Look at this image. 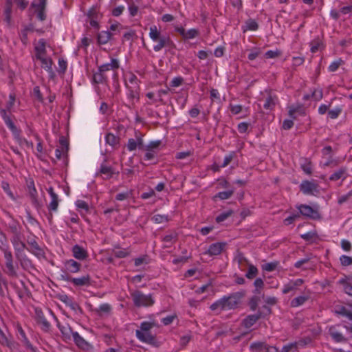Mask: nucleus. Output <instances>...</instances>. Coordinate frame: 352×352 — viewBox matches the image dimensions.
Listing matches in <instances>:
<instances>
[{
  "label": "nucleus",
  "instance_id": "obj_13",
  "mask_svg": "<svg viewBox=\"0 0 352 352\" xmlns=\"http://www.w3.org/2000/svg\"><path fill=\"white\" fill-rule=\"evenodd\" d=\"M69 330L72 333L73 341L79 349L85 351H89L93 349V346L81 337L78 333L73 331L71 327H69Z\"/></svg>",
  "mask_w": 352,
  "mask_h": 352
},
{
  "label": "nucleus",
  "instance_id": "obj_30",
  "mask_svg": "<svg viewBox=\"0 0 352 352\" xmlns=\"http://www.w3.org/2000/svg\"><path fill=\"white\" fill-rule=\"evenodd\" d=\"M243 32L248 30L256 31L258 28V23L252 19H248L245 21V24L241 27Z\"/></svg>",
  "mask_w": 352,
  "mask_h": 352
},
{
  "label": "nucleus",
  "instance_id": "obj_34",
  "mask_svg": "<svg viewBox=\"0 0 352 352\" xmlns=\"http://www.w3.org/2000/svg\"><path fill=\"white\" fill-rule=\"evenodd\" d=\"M16 257L20 263L21 266L23 269H28L32 267V263L30 259L28 258L26 255H22L21 254H16Z\"/></svg>",
  "mask_w": 352,
  "mask_h": 352
},
{
  "label": "nucleus",
  "instance_id": "obj_15",
  "mask_svg": "<svg viewBox=\"0 0 352 352\" xmlns=\"http://www.w3.org/2000/svg\"><path fill=\"white\" fill-rule=\"evenodd\" d=\"M36 322L41 325V329L45 331H48L50 329V323L45 316L43 312L38 309H35Z\"/></svg>",
  "mask_w": 352,
  "mask_h": 352
},
{
  "label": "nucleus",
  "instance_id": "obj_57",
  "mask_svg": "<svg viewBox=\"0 0 352 352\" xmlns=\"http://www.w3.org/2000/svg\"><path fill=\"white\" fill-rule=\"evenodd\" d=\"M301 168L307 175H311L312 173V165L310 161H306L301 165Z\"/></svg>",
  "mask_w": 352,
  "mask_h": 352
},
{
  "label": "nucleus",
  "instance_id": "obj_54",
  "mask_svg": "<svg viewBox=\"0 0 352 352\" xmlns=\"http://www.w3.org/2000/svg\"><path fill=\"white\" fill-rule=\"evenodd\" d=\"M199 34V31L196 29H190L188 31H186L185 36L184 37V39H192L197 36Z\"/></svg>",
  "mask_w": 352,
  "mask_h": 352
},
{
  "label": "nucleus",
  "instance_id": "obj_61",
  "mask_svg": "<svg viewBox=\"0 0 352 352\" xmlns=\"http://www.w3.org/2000/svg\"><path fill=\"white\" fill-rule=\"evenodd\" d=\"M280 55H281V52L279 50H276V51L268 50L265 54V56L267 58H274L280 56Z\"/></svg>",
  "mask_w": 352,
  "mask_h": 352
},
{
  "label": "nucleus",
  "instance_id": "obj_58",
  "mask_svg": "<svg viewBox=\"0 0 352 352\" xmlns=\"http://www.w3.org/2000/svg\"><path fill=\"white\" fill-rule=\"evenodd\" d=\"M169 91H170V89L169 88H167L166 89H160V90H158V91H157L158 99L157 100V99H154V101H159V102H160L162 104H165V102L164 101V100L162 98V96H163V95L168 94Z\"/></svg>",
  "mask_w": 352,
  "mask_h": 352
},
{
  "label": "nucleus",
  "instance_id": "obj_64",
  "mask_svg": "<svg viewBox=\"0 0 352 352\" xmlns=\"http://www.w3.org/2000/svg\"><path fill=\"white\" fill-rule=\"evenodd\" d=\"M127 149L129 151H135L137 147L136 140L133 138H130L128 140L127 144H126Z\"/></svg>",
  "mask_w": 352,
  "mask_h": 352
},
{
  "label": "nucleus",
  "instance_id": "obj_45",
  "mask_svg": "<svg viewBox=\"0 0 352 352\" xmlns=\"http://www.w3.org/2000/svg\"><path fill=\"white\" fill-rule=\"evenodd\" d=\"M279 265L278 261H273L267 263L262 265V270L265 272H273L274 271Z\"/></svg>",
  "mask_w": 352,
  "mask_h": 352
},
{
  "label": "nucleus",
  "instance_id": "obj_17",
  "mask_svg": "<svg viewBox=\"0 0 352 352\" xmlns=\"http://www.w3.org/2000/svg\"><path fill=\"white\" fill-rule=\"evenodd\" d=\"M11 243L13 245L16 254H22L26 248V245L23 243L21 238V234L13 235L11 238Z\"/></svg>",
  "mask_w": 352,
  "mask_h": 352
},
{
  "label": "nucleus",
  "instance_id": "obj_26",
  "mask_svg": "<svg viewBox=\"0 0 352 352\" xmlns=\"http://www.w3.org/2000/svg\"><path fill=\"white\" fill-rule=\"evenodd\" d=\"M329 333L333 340L336 342H345L347 339L336 329V326H331L329 329Z\"/></svg>",
  "mask_w": 352,
  "mask_h": 352
},
{
  "label": "nucleus",
  "instance_id": "obj_12",
  "mask_svg": "<svg viewBox=\"0 0 352 352\" xmlns=\"http://www.w3.org/2000/svg\"><path fill=\"white\" fill-rule=\"evenodd\" d=\"M299 210V214L312 219L320 218V214L317 210L306 204H300L296 206Z\"/></svg>",
  "mask_w": 352,
  "mask_h": 352
},
{
  "label": "nucleus",
  "instance_id": "obj_33",
  "mask_svg": "<svg viewBox=\"0 0 352 352\" xmlns=\"http://www.w3.org/2000/svg\"><path fill=\"white\" fill-rule=\"evenodd\" d=\"M261 298H264V294L261 295L254 294V295L250 298L248 305L252 311H255L256 309Z\"/></svg>",
  "mask_w": 352,
  "mask_h": 352
},
{
  "label": "nucleus",
  "instance_id": "obj_5",
  "mask_svg": "<svg viewBox=\"0 0 352 352\" xmlns=\"http://www.w3.org/2000/svg\"><path fill=\"white\" fill-rule=\"evenodd\" d=\"M133 302L135 307H150L154 304V300L151 294H144L141 291L135 290L131 293Z\"/></svg>",
  "mask_w": 352,
  "mask_h": 352
},
{
  "label": "nucleus",
  "instance_id": "obj_23",
  "mask_svg": "<svg viewBox=\"0 0 352 352\" xmlns=\"http://www.w3.org/2000/svg\"><path fill=\"white\" fill-rule=\"evenodd\" d=\"M304 280L301 278H298L294 280H290L288 283L284 285L282 292L287 294L290 292L295 291L298 287L302 285Z\"/></svg>",
  "mask_w": 352,
  "mask_h": 352
},
{
  "label": "nucleus",
  "instance_id": "obj_42",
  "mask_svg": "<svg viewBox=\"0 0 352 352\" xmlns=\"http://www.w3.org/2000/svg\"><path fill=\"white\" fill-rule=\"evenodd\" d=\"M309 296H300L294 298L291 301V306L292 307H296L303 305L307 300H308Z\"/></svg>",
  "mask_w": 352,
  "mask_h": 352
},
{
  "label": "nucleus",
  "instance_id": "obj_41",
  "mask_svg": "<svg viewBox=\"0 0 352 352\" xmlns=\"http://www.w3.org/2000/svg\"><path fill=\"white\" fill-rule=\"evenodd\" d=\"M93 80L95 83H104L107 80V76L100 71H98L93 76Z\"/></svg>",
  "mask_w": 352,
  "mask_h": 352
},
{
  "label": "nucleus",
  "instance_id": "obj_49",
  "mask_svg": "<svg viewBox=\"0 0 352 352\" xmlns=\"http://www.w3.org/2000/svg\"><path fill=\"white\" fill-rule=\"evenodd\" d=\"M296 344L294 342L284 345L280 352H297Z\"/></svg>",
  "mask_w": 352,
  "mask_h": 352
},
{
  "label": "nucleus",
  "instance_id": "obj_7",
  "mask_svg": "<svg viewBox=\"0 0 352 352\" xmlns=\"http://www.w3.org/2000/svg\"><path fill=\"white\" fill-rule=\"evenodd\" d=\"M0 113L1 117L3 118L6 124L12 132L14 136L16 139L18 140L20 144H25L26 145H29V142L25 138L22 139L20 138V132L21 131L17 129V127L14 125L13 122L12 121L10 117L7 114L6 111L5 109H1L0 111Z\"/></svg>",
  "mask_w": 352,
  "mask_h": 352
},
{
  "label": "nucleus",
  "instance_id": "obj_47",
  "mask_svg": "<svg viewBox=\"0 0 352 352\" xmlns=\"http://www.w3.org/2000/svg\"><path fill=\"white\" fill-rule=\"evenodd\" d=\"M254 285L255 287V289L253 293L256 294H261V289L264 287V282L262 278H257L254 282Z\"/></svg>",
  "mask_w": 352,
  "mask_h": 352
},
{
  "label": "nucleus",
  "instance_id": "obj_62",
  "mask_svg": "<svg viewBox=\"0 0 352 352\" xmlns=\"http://www.w3.org/2000/svg\"><path fill=\"white\" fill-rule=\"evenodd\" d=\"M311 96L316 101L320 100L323 97L322 89H314L312 91Z\"/></svg>",
  "mask_w": 352,
  "mask_h": 352
},
{
  "label": "nucleus",
  "instance_id": "obj_14",
  "mask_svg": "<svg viewBox=\"0 0 352 352\" xmlns=\"http://www.w3.org/2000/svg\"><path fill=\"white\" fill-rule=\"evenodd\" d=\"M28 246H26V250L34 254L38 258L44 257L45 252L34 239H29L27 241Z\"/></svg>",
  "mask_w": 352,
  "mask_h": 352
},
{
  "label": "nucleus",
  "instance_id": "obj_37",
  "mask_svg": "<svg viewBox=\"0 0 352 352\" xmlns=\"http://www.w3.org/2000/svg\"><path fill=\"white\" fill-rule=\"evenodd\" d=\"M81 264L74 259L67 260V271L72 273L78 272L80 270Z\"/></svg>",
  "mask_w": 352,
  "mask_h": 352
},
{
  "label": "nucleus",
  "instance_id": "obj_55",
  "mask_svg": "<svg viewBox=\"0 0 352 352\" xmlns=\"http://www.w3.org/2000/svg\"><path fill=\"white\" fill-rule=\"evenodd\" d=\"M340 261L342 266H349L352 265V257L346 255H342L340 257Z\"/></svg>",
  "mask_w": 352,
  "mask_h": 352
},
{
  "label": "nucleus",
  "instance_id": "obj_1",
  "mask_svg": "<svg viewBox=\"0 0 352 352\" xmlns=\"http://www.w3.org/2000/svg\"><path fill=\"white\" fill-rule=\"evenodd\" d=\"M244 295V292H238L232 293L229 296H224L212 303L210 309L213 311L219 313L223 310L234 309L237 307Z\"/></svg>",
  "mask_w": 352,
  "mask_h": 352
},
{
  "label": "nucleus",
  "instance_id": "obj_29",
  "mask_svg": "<svg viewBox=\"0 0 352 352\" xmlns=\"http://www.w3.org/2000/svg\"><path fill=\"white\" fill-rule=\"evenodd\" d=\"M45 6H46L45 0H40V2L36 6V8L35 10L36 12V17L38 18V19H39L41 21L45 20V19H46V15L45 13Z\"/></svg>",
  "mask_w": 352,
  "mask_h": 352
},
{
  "label": "nucleus",
  "instance_id": "obj_28",
  "mask_svg": "<svg viewBox=\"0 0 352 352\" xmlns=\"http://www.w3.org/2000/svg\"><path fill=\"white\" fill-rule=\"evenodd\" d=\"M113 34L110 31H102L98 34L97 41L99 45L107 44L111 38Z\"/></svg>",
  "mask_w": 352,
  "mask_h": 352
},
{
  "label": "nucleus",
  "instance_id": "obj_6",
  "mask_svg": "<svg viewBox=\"0 0 352 352\" xmlns=\"http://www.w3.org/2000/svg\"><path fill=\"white\" fill-rule=\"evenodd\" d=\"M1 250L3 252L4 254V258L6 260V270L5 272L11 277H16L17 272L16 270V267L14 265V258L13 255L10 250L8 247H1Z\"/></svg>",
  "mask_w": 352,
  "mask_h": 352
},
{
  "label": "nucleus",
  "instance_id": "obj_39",
  "mask_svg": "<svg viewBox=\"0 0 352 352\" xmlns=\"http://www.w3.org/2000/svg\"><path fill=\"white\" fill-rule=\"evenodd\" d=\"M248 270L245 274V277L248 279L254 278L258 274V268L250 263H248Z\"/></svg>",
  "mask_w": 352,
  "mask_h": 352
},
{
  "label": "nucleus",
  "instance_id": "obj_27",
  "mask_svg": "<svg viewBox=\"0 0 352 352\" xmlns=\"http://www.w3.org/2000/svg\"><path fill=\"white\" fill-rule=\"evenodd\" d=\"M278 101V98L276 95H272L271 93H269L265 99V102L263 104L264 109L267 110H272Z\"/></svg>",
  "mask_w": 352,
  "mask_h": 352
},
{
  "label": "nucleus",
  "instance_id": "obj_53",
  "mask_svg": "<svg viewBox=\"0 0 352 352\" xmlns=\"http://www.w3.org/2000/svg\"><path fill=\"white\" fill-rule=\"evenodd\" d=\"M152 220L156 223H161L168 221V217L167 215L157 214L152 217Z\"/></svg>",
  "mask_w": 352,
  "mask_h": 352
},
{
  "label": "nucleus",
  "instance_id": "obj_52",
  "mask_svg": "<svg viewBox=\"0 0 352 352\" xmlns=\"http://www.w3.org/2000/svg\"><path fill=\"white\" fill-rule=\"evenodd\" d=\"M344 61L341 58H339L338 60L333 61L329 66V71L331 72H336L339 68V67L342 65Z\"/></svg>",
  "mask_w": 352,
  "mask_h": 352
},
{
  "label": "nucleus",
  "instance_id": "obj_31",
  "mask_svg": "<svg viewBox=\"0 0 352 352\" xmlns=\"http://www.w3.org/2000/svg\"><path fill=\"white\" fill-rule=\"evenodd\" d=\"M18 338L27 349L31 350L32 351H34V347L28 340L24 331L21 327L18 329Z\"/></svg>",
  "mask_w": 352,
  "mask_h": 352
},
{
  "label": "nucleus",
  "instance_id": "obj_43",
  "mask_svg": "<svg viewBox=\"0 0 352 352\" xmlns=\"http://www.w3.org/2000/svg\"><path fill=\"white\" fill-rule=\"evenodd\" d=\"M105 142L111 146H115L119 143V138L111 133H108L105 136Z\"/></svg>",
  "mask_w": 352,
  "mask_h": 352
},
{
  "label": "nucleus",
  "instance_id": "obj_46",
  "mask_svg": "<svg viewBox=\"0 0 352 352\" xmlns=\"http://www.w3.org/2000/svg\"><path fill=\"white\" fill-rule=\"evenodd\" d=\"M234 192V189H231L228 191L219 192L214 196V198H219L221 200L228 199L232 197Z\"/></svg>",
  "mask_w": 352,
  "mask_h": 352
},
{
  "label": "nucleus",
  "instance_id": "obj_18",
  "mask_svg": "<svg viewBox=\"0 0 352 352\" xmlns=\"http://www.w3.org/2000/svg\"><path fill=\"white\" fill-rule=\"evenodd\" d=\"M114 174H116V172L111 166H107L104 163H102L100 165V169L96 173V176L103 175L102 178L104 179H109ZM116 174H118V172Z\"/></svg>",
  "mask_w": 352,
  "mask_h": 352
},
{
  "label": "nucleus",
  "instance_id": "obj_8",
  "mask_svg": "<svg viewBox=\"0 0 352 352\" xmlns=\"http://www.w3.org/2000/svg\"><path fill=\"white\" fill-rule=\"evenodd\" d=\"M87 16L86 21L89 23L90 26L96 30L100 29L98 21L102 18L100 9L97 6H92L85 14Z\"/></svg>",
  "mask_w": 352,
  "mask_h": 352
},
{
  "label": "nucleus",
  "instance_id": "obj_10",
  "mask_svg": "<svg viewBox=\"0 0 352 352\" xmlns=\"http://www.w3.org/2000/svg\"><path fill=\"white\" fill-rule=\"evenodd\" d=\"M250 349L255 352H280L278 347L271 346L265 342H252Z\"/></svg>",
  "mask_w": 352,
  "mask_h": 352
},
{
  "label": "nucleus",
  "instance_id": "obj_59",
  "mask_svg": "<svg viewBox=\"0 0 352 352\" xmlns=\"http://www.w3.org/2000/svg\"><path fill=\"white\" fill-rule=\"evenodd\" d=\"M132 195L131 191H126L124 192L118 193L116 196V199L118 201H123L124 199H126L129 198Z\"/></svg>",
  "mask_w": 352,
  "mask_h": 352
},
{
  "label": "nucleus",
  "instance_id": "obj_56",
  "mask_svg": "<svg viewBox=\"0 0 352 352\" xmlns=\"http://www.w3.org/2000/svg\"><path fill=\"white\" fill-rule=\"evenodd\" d=\"M311 342V339L309 337L301 339L297 342H295L296 344V348L297 350L298 349V347H305L307 344H309Z\"/></svg>",
  "mask_w": 352,
  "mask_h": 352
},
{
  "label": "nucleus",
  "instance_id": "obj_20",
  "mask_svg": "<svg viewBox=\"0 0 352 352\" xmlns=\"http://www.w3.org/2000/svg\"><path fill=\"white\" fill-rule=\"evenodd\" d=\"M348 169L345 166H342L331 174L329 178L330 181L336 182L339 179L345 180L348 177Z\"/></svg>",
  "mask_w": 352,
  "mask_h": 352
},
{
  "label": "nucleus",
  "instance_id": "obj_48",
  "mask_svg": "<svg viewBox=\"0 0 352 352\" xmlns=\"http://www.w3.org/2000/svg\"><path fill=\"white\" fill-rule=\"evenodd\" d=\"M233 213V211L232 210H229L225 212H223L220 214H219L216 217V221L217 223H221L224 221L226 219H227L229 217H230Z\"/></svg>",
  "mask_w": 352,
  "mask_h": 352
},
{
  "label": "nucleus",
  "instance_id": "obj_50",
  "mask_svg": "<svg viewBox=\"0 0 352 352\" xmlns=\"http://www.w3.org/2000/svg\"><path fill=\"white\" fill-rule=\"evenodd\" d=\"M113 254L116 257L122 258L126 257L129 252L125 249H115L113 250Z\"/></svg>",
  "mask_w": 352,
  "mask_h": 352
},
{
  "label": "nucleus",
  "instance_id": "obj_60",
  "mask_svg": "<svg viewBox=\"0 0 352 352\" xmlns=\"http://www.w3.org/2000/svg\"><path fill=\"white\" fill-rule=\"evenodd\" d=\"M184 78L182 76L175 77L170 82V87H176L182 85Z\"/></svg>",
  "mask_w": 352,
  "mask_h": 352
},
{
  "label": "nucleus",
  "instance_id": "obj_36",
  "mask_svg": "<svg viewBox=\"0 0 352 352\" xmlns=\"http://www.w3.org/2000/svg\"><path fill=\"white\" fill-rule=\"evenodd\" d=\"M296 113H298L300 116L305 115V109L302 106L299 105L296 107L292 106L289 107L288 114L294 120L296 119Z\"/></svg>",
  "mask_w": 352,
  "mask_h": 352
},
{
  "label": "nucleus",
  "instance_id": "obj_22",
  "mask_svg": "<svg viewBox=\"0 0 352 352\" xmlns=\"http://www.w3.org/2000/svg\"><path fill=\"white\" fill-rule=\"evenodd\" d=\"M72 255L74 258L80 261L86 260L88 257V253L87 250L82 247L75 245L72 248Z\"/></svg>",
  "mask_w": 352,
  "mask_h": 352
},
{
  "label": "nucleus",
  "instance_id": "obj_2",
  "mask_svg": "<svg viewBox=\"0 0 352 352\" xmlns=\"http://www.w3.org/2000/svg\"><path fill=\"white\" fill-rule=\"evenodd\" d=\"M155 326L153 322L144 321L140 324V329L135 331L137 338L142 342L146 343L155 347H159L161 344L156 336L153 335L151 330Z\"/></svg>",
  "mask_w": 352,
  "mask_h": 352
},
{
  "label": "nucleus",
  "instance_id": "obj_38",
  "mask_svg": "<svg viewBox=\"0 0 352 352\" xmlns=\"http://www.w3.org/2000/svg\"><path fill=\"white\" fill-rule=\"evenodd\" d=\"M76 206L77 209L80 211L82 216L88 213L89 211V207L87 203L83 200H77L76 201Z\"/></svg>",
  "mask_w": 352,
  "mask_h": 352
},
{
  "label": "nucleus",
  "instance_id": "obj_63",
  "mask_svg": "<svg viewBox=\"0 0 352 352\" xmlns=\"http://www.w3.org/2000/svg\"><path fill=\"white\" fill-rule=\"evenodd\" d=\"M161 144L160 140L152 141L147 146H145L144 150L154 151Z\"/></svg>",
  "mask_w": 352,
  "mask_h": 352
},
{
  "label": "nucleus",
  "instance_id": "obj_21",
  "mask_svg": "<svg viewBox=\"0 0 352 352\" xmlns=\"http://www.w3.org/2000/svg\"><path fill=\"white\" fill-rule=\"evenodd\" d=\"M67 281L77 287L88 286L91 284V278L89 275L83 276L79 278H73L67 276Z\"/></svg>",
  "mask_w": 352,
  "mask_h": 352
},
{
  "label": "nucleus",
  "instance_id": "obj_35",
  "mask_svg": "<svg viewBox=\"0 0 352 352\" xmlns=\"http://www.w3.org/2000/svg\"><path fill=\"white\" fill-rule=\"evenodd\" d=\"M177 234L175 232H170L165 235L162 241L166 243V247H170V245L175 243L177 241Z\"/></svg>",
  "mask_w": 352,
  "mask_h": 352
},
{
  "label": "nucleus",
  "instance_id": "obj_11",
  "mask_svg": "<svg viewBox=\"0 0 352 352\" xmlns=\"http://www.w3.org/2000/svg\"><path fill=\"white\" fill-rule=\"evenodd\" d=\"M300 190L305 195H314L318 193V185L314 181L304 180L300 184Z\"/></svg>",
  "mask_w": 352,
  "mask_h": 352
},
{
  "label": "nucleus",
  "instance_id": "obj_19",
  "mask_svg": "<svg viewBox=\"0 0 352 352\" xmlns=\"http://www.w3.org/2000/svg\"><path fill=\"white\" fill-rule=\"evenodd\" d=\"M263 317L261 311H258L255 314H251L246 316L242 321L243 325L249 329L252 327L260 318Z\"/></svg>",
  "mask_w": 352,
  "mask_h": 352
},
{
  "label": "nucleus",
  "instance_id": "obj_25",
  "mask_svg": "<svg viewBox=\"0 0 352 352\" xmlns=\"http://www.w3.org/2000/svg\"><path fill=\"white\" fill-rule=\"evenodd\" d=\"M119 67H120V63H119L118 60H117L116 58H111V63L103 64V65H100L98 67V69H99V71H100V72H102L104 74L107 71L116 70L119 68Z\"/></svg>",
  "mask_w": 352,
  "mask_h": 352
},
{
  "label": "nucleus",
  "instance_id": "obj_3",
  "mask_svg": "<svg viewBox=\"0 0 352 352\" xmlns=\"http://www.w3.org/2000/svg\"><path fill=\"white\" fill-rule=\"evenodd\" d=\"M149 37L153 41L157 43L153 46L155 52H160L164 47H173L174 43L170 37L166 34H162L156 25H152L149 28Z\"/></svg>",
  "mask_w": 352,
  "mask_h": 352
},
{
  "label": "nucleus",
  "instance_id": "obj_44",
  "mask_svg": "<svg viewBox=\"0 0 352 352\" xmlns=\"http://www.w3.org/2000/svg\"><path fill=\"white\" fill-rule=\"evenodd\" d=\"M38 60L41 62V67L46 69L47 71L52 70V61L50 58H47L45 56H42L41 58H38Z\"/></svg>",
  "mask_w": 352,
  "mask_h": 352
},
{
  "label": "nucleus",
  "instance_id": "obj_9",
  "mask_svg": "<svg viewBox=\"0 0 352 352\" xmlns=\"http://www.w3.org/2000/svg\"><path fill=\"white\" fill-rule=\"evenodd\" d=\"M12 1L13 0H6V7L4 10V21L7 23L8 25H10L11 23V14H12ZM19 8L21 10H25L28 6V1L26 0H15Z\"/></svg>",
  "mask_w": 352,
  "mask_h": 352
},
{
  "label": "nucleus",
  "instance_id": "obj_51",
  "mask_svg": "<svg viewBox=\"0 0 352 352\" xmlns=\"http://www.w3.org/2000/svg\"><path fill=\"white\" fill-rule=\"evenodd\" d=\"M342 111V109L340 107H337L333 109L329 110L328 111V116L331 119H336L340 116Z\"/></svg>",
  "mask_w": 352,
  "mask_h": 352
},
{
  "label": "nucleus",
  "instance_id": "obj_16",
  "mask_svg": "<svg viewBox=\"0 0 352 352\" xmlns=\"http://www.w3.org/2000/svg\"><path fill=\"white\" fill-rule=\"evenodd\" d=\"M227 243L226 242H217L211 244L205 252L210 256H218L225 250Z\"/></svg>",
  "mask_w": 352,
  "mask_h": 352
},
{
  "label": "nucleus",
  "instance_id": "obj_24",
  "mask_svg": "<svg viewBox=\"0 0 352 352\" xmlns=\"http://www.w3.org/2000/svg\"><path fill=\"white\" fill-rule=\"evenodd\" d=\"M47 192L51 197V201L50 202L47 208L50 211H56L58 208L59 201L58 195L54 192L52 187H50L47 189Z\"/></svg>",
  "mask_w": 352,
  "mask_h": 352
},
{
  "label": "nucleus",
  "instance_id": "obj_4",
  "mask_svg": "<svg viewBox=\"0 0 352 352\" xmlns=\"http://www.w3.org/2000/svg\"><path fill=\"white\" fill-rule=\"evenodd\" d=\"M126 87L129 91L128 97L131 100H139L140 92V80L132 72H129L126 75Z\"/></svg>",
  "mask_w": 352,
  "mask_h": 352
},
{
  "label": "nucleus",
  "instance_id": "obj_40",
  "mask_svg": "<svg viewBox=\"0 0 352 352\" xmlns=\"http://www.w3.org/2000/svg\"><path fill=\"white\" fill-rule=\"evenodd\" d=\"M30 196L31 198V201L32 204L36 208H39L41 206V204H40L38 197H37V192L34 186L32 187V188H30L29 190Z\"/></svg>",
  "mask_w": 352,
  "mask_h": 352
},
{
  "label": "nucleus",
  "instance_id": "obj_32",
  "mask_svg": "<svg viewBox=\"0 0 352 352\" xmlns=\"http://www.w3.org/2000/svg\"><path fill=\"white\" fill-rule=\"evenodd\" d=\"M36 58H41L45 56V42L43 39H40L35 46Z\"/></svg>",
  "mask_w": 352,
  "mask_h": 352
}]
</instances>
